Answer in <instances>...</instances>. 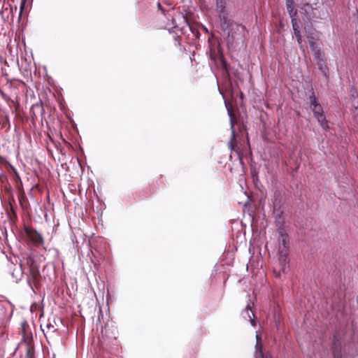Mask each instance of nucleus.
Listing matches in <instances>:
<instances>
[{
	"label": "nucleus",
	"mask_w": 358,
	"mask_h": 358,
	"mask_svg": "<svg viewBox=\"0 0 358 358\" xmlns=\"http://www.w3.org/2000/svg\"><path fill=\"white\" fill-rule=\"evenodd\" d=\"M9 215H10V217L11 220H17V218L15 210L14 209V208L12 206L11 204H10V213H9Z\"/></svg>",
	"instance_id": "nucleus-23"
},
{
	"label": "nucleus",
	"mask_w": 358,
	"mask_h": 358,
	"mask_svg": "<svg viewBox=\"0 0 358 358\" xmlns=\"http://www.w3.org/2000/svg\"><path fill=\"white\" fill-rule=\"evenodd\" d=\"M12 169V171L13 172V174H14V183H15V187L17 189V191H21L22 192V190L24 189L23 188V185H22V180H21V178L17 172V171L16 170L15 168H14L13 166L11 167Z\"/></svg>",
	"instance_id": "nucleus-12"
},
{
	"label": "nucleus",
	"mask_w": 358,
	"mask_h": 358,
	"mask_svg": "<svg viewBox=\"0 0 358 358\" xmlns=\"http://www.w3.org/2000/svg\"><path fill=\"white\" fill-rule=\"evenodd\" d=\"M229 115H230V121H231V128L232 129L231 131V139L229 142V148L231 150H234V151H236V147H237V144H236V134H235V131L234 129V116L233 115V113L232 111H229Z\"/></svg>",
	"instance_id": "nucleus-7"
},
{
	"label": "nucleus",
	"mask_w": 358,
	"mask_h": 358,
	"mask_svg": "<svg viewBox=\"0 0 358 358\" xmlns=\"http://www.w3.org/2000/svg\"><path fill=\"white\" fill-rule=\"evenodd\" d=\"M279 264L280 270L285 273L287 264L289 239L287 233L283 229L279 231Z\"/></svg>",
	"instance_id": "nucleus-1"
},
{
	"label": "nucleus",
	"mask_w": 358,
	"mask_h": 358,
	"mask_svg": "<svg viewBox=\"0 0 358 358\" xmlns=\"http://www.w3.org/2000/svg\"><path fill=\"white\" fill-rule=\"evenodd\" d=\"M24 231L29 239L35 246L38 247L43 243V238L37 231L31 228H25Z\"/></svg>",
	"instance_id": "nucleus-6"
},
{
	"label": "nucleus",
	"mask_w": 358,
	"mask_h": 358,
	"mask_svg": "<svg viewBox=\"0 0 358 358\" xmlns=\"http://www.w3.org/2000/svg\"><path fill=\"white\" fill-rule=\"evenodd\" d=\"M308 43H309V45H310V48L312 51L315 50L317 48H319L317 45V43H316V41H315V40L314 38V37L308 36Z\"/></svg>",
	"instance_id": "nucleus-21"
},
{
	"label": "nucleus",
	"mask_w": 358,
	"mask_h": 358,
	"mask_svg": "<svg viewBox=\"0 0 358 358\" xmlns=\"http://www.w3.org/2000/svg\"><path fill=\"white\" fill-rule=\"evenodd\" d=\"M108 328L106 327H105L104 331H102V334H106L108 333Z\"/></svg>",
	"instance_id": "nucleus-26"
},
{
	"label": "nucleus",
	"mask_w": 358,
	"mask_h": 358,
	"mask_svg": "<svg viewBox=\"0 0 358 358\" xmlns=\"http://www.w3.org/2000/svg\"><path fill=\"white\" fill-rule=\"evenodd\" d=\"M309 101L310 108L314 114V117L317 120L319 124L324 130H328L329 129L328 121L324 115L322 106L317 101L314 92H313L312 94L310 96Z\"/></svg>",
	"instance_id": "nucleus-3"
},
{
	"label": "nucleus",
	"mask_w": 358,
	"mask_h": 358,
	"mask_svg": "<svg viewBox=\"0 0 358 358\" xmlns=\"http://www.w3.org/2000/svg\"><path fill=\"white\" fill-rule=\"evenodd\" d=\"M257 343L255 346L256 349V357L257 358H270L268 355H265L262 352V343L261 337L259 335L256 336Z\"/></svg>",
	"instance_id": "nucleus-13"
},
{
	"label": "nucleus",
	"mask_w": 358,
	"mask_h": 358,
	"mask_svg": "<svg viewBox=\"0 0 358 358\" xmlns=\"http://www.w3.org/2000/svg\"><path fill=\"white\" fill-rule=\"evenodd\" d=\"M292 28L294 30V36L296 37L298 44L299 45L300 48H302V37H301V33L299 31V27L298 25L296 18H292Z\"/></svg>",
	"instance_id": "nucleus-11"
},
{
	"label": "nucleus",
	"mask_w": 358,
	"mask_h": 358,
	"mask_svg": "<svg viewBox=\"0 0 358 358\" xmlns=\"http://www.w3.org/2000/svg\"><path fill=\"white\" fill-rule=\"evenodd\" d=\"M287 10L291 17V18H295L297 14V10L294 9V1L293 0H287L286 1Z\"/></svg>",
	"instance_id": "nucleus-14"
},
{
	"label": "nucleus",
	"mask_w": 358,
	"mask_h": 358,
	"mask_svg": "<svg viewBox=\"0 0 358 358\" xmlns=\"http://www.w3.org/2000/svg\"><path fill=\"white\" fill-rule=\"evenodd\" d=\"M46 329H47L46 332L44 329H43V331L44 332L45 335H46V334H48V333H54L56 331V329L50 323H48V324L46 325Z\"/></svg>",
	"instance_id": "nucleus-22"
},
{
	"label": "nucleus",
	"mask_w": 358,
	"mask_h": 358,
	"mask_svg": "<svg viewBox=\"0 0 358 358\" xmlns=\"http://www.w3.org/2000/svg\"><path fill=\"white\" fill-rule=\"evenodd\" d=\"M17 192H18L17 196H18V200H19L20 204L23 209H26L28 206V201H27V199L25 195L24 191L23 189L22 192L17 191Z\"/></svg>",
	"instance_id": "nucleus-15"
},
{
	"label": "nucleus",
	"mask_w": 358,
	"mask_h": 358,
	"mask_svg": "<svg viewBox=\"0 0 358 358\" xmlns=\"http://www.w3.org/2000/svg\"><path fill=\"white\" fill-rule=\"evenodd\" d=\"M158 7H159V9L162 10L161 4L159 3H158Z\"/></svg>",
	"instance_id": "nucleus-27"
},
{
	"label": "nucleus",
	"mask_w": 358,
	"mask_h": 358,
	"mask_svg": "<svg viewBox=\"0 0 358 358\" xmlns=\"http://www.w3.org/2000/svg\"><path fill=\"white\" fill-rule=\"evenodd\" d=\"M6 163V159L4 157L0 155V165L4 164Z\"/></svg>",
	"instance_id": "nucleus-24"
},
{
	"label": "nucleus",
	"mask_w": 358,
	"mask_h": 358,
	"mask_svg": "<svg viewBox=\"0 0 358 358\" xmlns=\"http://www.w3.org/2000/svg\"><path fill=\"white\" fill-rule=\"evenodd\" d=\"M316 61L320 60V59H324V53L320 50V48H317L312 51Z\"/></svg>",
	"instance_id": "nucleus-19"
},
{
	"label": "nucleus",
	"mask_w": 358,
	"mask_h": 358,
	"mask_svg": "<svg viewBox=\"0 0 358 358\" xmlns=\"http://www.w3.org/2000/svg\"><path fill=\"white\" fill-rule=\"evenodd\" d=\"M31 113L33 117L37 118L38 116H41L43 119L45 114V109L43 104L41 101L34 104L31 108Z\"/></svg>",
	"instance_id": "nucleus-9"
},
{
	"label": "nucleus",
	"mask_w": 358,
	"mask_h": 358,
	"mask_svg": "<svg viewBox=\"0 0 358 358\" xmlns=\"http://www.w3.org/2000/svg\"><path fill=\"white\" fill-rule=\"evenodd\" d=\"M20 333L22 335V341L29 343L33 341L32 333L30 327L26 320H22L20 323Z\"/></svg>",
	"instance_id": "nucleus-5"
},
{
	"label": "nucleus",
	"mask_w": 358,
	"mask_h": 358,
	"mask_svg": "<svg viewBox=\"0 0 358 358\" xmlns=\"http://www.w3.org/2000/svg\"><path fill=\"white\" fill-rule=\"evenodd\" d=\"M245 312L250 319V323L252 326H255L256 325V322H255V320L254 319L255 317V315L254 313L252 312L251 310V308H250V306L248 305L247 306L246 308H245Z\"/></svg>",
	"instance_id": "nucleus-17"
},
{
	"label": "nucleus",
	"mask_w": 358,
	"mask_h": 358,
	"mask_svg": "<svg viewBox=\"0 0 358 358\" xmlns=\"http://www.w3.org/2000/svg\"><path fill=\"white\" fill-rule=\"evenodd\" d=\"M19 348H23L25 352V356L27 358L34 357V346L32 342L24 343L21 342L18 346Z\"/></svg>",
	"instance_id": "nucleus-8"
},
{
	"label": "nucleus",
	"mask_w": 358,
	"mask_h": 358,
	"mask_svg": "<svg viewBox=\"0 0 358 358\" xmlns=\"http://www.w3.org/2000/svg\"><path fill=\"white\" fill-rule=\"evenodd\" d=\"M25 1H26V0H22V1L21 6H20V15H21V14H22V9H23V8H24V3H25Z\"/></svg>",
	"instance_id": "nucleus-25"
},
{
	"label": "nucleus",
	"mask_w": 358,
	"mask_h": 358,
	"mask_svg": "<svg viewBox=\"0 0 358 358\" xmlns=\"http://www.w3.org/2000/svg\"><path fill=\"white\" fill-rule=\"evenodd\" d=\"M222 27L224 30L228 31V37H231L232 41L236 38H243L246 32L245 26L237 24L225 17L222 18Z\"/></svg>",
	"instance_id": "nucleus-2"
},
{
	"label": "nucleus",
	"mask_w": 358,
	"mask_h": 358,
	"mask_svg": "<svg viewBox=\"0 0 358 358\" xmlns=\"http://www.w3.org/2000/svg\"><path fill=\"white\" fill-rule=\"evenodd\" d=\"M334 358H341V348L340 345H337L336 343L333 346Z\"/></svg>",
	"instance_id": "nucleus-18"
},
{
	"label": "nucleus",
	"mask_w": 358,
	"mask_h": 358,
	"mask_svg": "<svg viewBox=\"0 0 358 358\" xmlns=\"http://www.w3.org/2000/svg\"><path fill=\"white\" fill-rule=\"evenodd\" d=\"M216 10L219 13V17L222 25V18L224 17H227L225 0H216Z\"/></svg>",
	"instance_id": "nucleus-10"
},
{
	"label": "nucleus",
	"mask_w": 358,
	"mask_h": 358,
	"mask_svg": "<svg viewBox=\"0 0 358 358\" xmlns=\"http://www.w3.org/2000/svg\"><path fill=\"white\" fill-rule=\"evenodd\" d=\"M0 126L1 128H6V130L10 129V122L8 117H0Z\"/></svg>",
	"instance_id": "nucleus-16"
},
{
	"label": "nucleus",
	"mask_w": 358,
	"mask_h": 358,
	"mask_svg": "<svg viewBox=\"0 0 358 358\" xmlns=\"http://www.w3.org/2000/svg\"><path fill=\"white\" fill-rule=\"evenodd\" d=\"M26 265L29 267V274L27 275V281L32 283L38 289L41 281V275L39 271V267L36 261L30 256L26 258Z\"/></svg>",
	"instance_id": "nucleus-4"
},
{
	"label": "nucleus",
	"mask_w": 358,
	"mask_h": 358,
	"mask_svg": "<svg viewBox=\"0 0 358 358\" xmlns=\"http://www.w3.org/2000/svg\"><path fill=\"white\" fill-rule=\"evenodd\" d=\"M317 65L322 73H325L327 70V66L325 64L324 59H320V60L317 61Z\"/></svg>",
	"instance_id": "nucleus-20"
}]
</instances>
